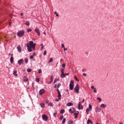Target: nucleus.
<instances>
[{"instance_id": "2f4dec72", "label": "nucleus", "mask_w": 124, "mask_h": 124, "mask_svg": "<svg viewBox=\"0 0 124 124\" xmlns=\"http://www.w3.org/2000/svg\"><path fill=\"white\" fill-rule=\"evenodd\" d=\"M74 78L75 80H76L77 81H79V79H78V78H77V77H76V76H75Z\"/></svg>"}, {"instance_id": "e433bc0d", "label": "nucleus", "mask_w": 124, "mask_h": 124, "mask_svg": "<svg viewBox=\"0 0 124 124\" xmlns=\"http://www.w3.org/2000/svg\"><path fill=\"white\" fill-rule=\"evenodd\" d=\"M62 84H61V83H58V85H57V89H59V88H60L61 87Z\"/></svg>"}, {"instance_id": "603ef678", "label": "nucleus", "mask_w": 124, "mask_h": 124, "mask_svg": "<svg viewBox=\"0 0 124 124\" xmlns=\"http://www.w3.org/2000/svg\"><path fill=\"white\" fill-rule=\"evenodd\" d=\"M62 119H63V116H62L60 117V120L62 121Z\"/></svg>"}, {"instance_id": "3c124183", "label": "nucleus", "mask_w": 124, "mask_h": 124, "mask_svg": "<svg viewBox=\"0 0 124 124\" xmlns=\"http://www.w3.org/2000/svg\"><path fill=\"white\" fill-rule=\"evenodd\" d=\"M62 48H64V45L63 44H62Z\"/></svg>"}, {"instance_id": "680f3d73", "label": "nucleus", "mask_w": 124, "mask_h": 124, "mask_svg": "<svg viewBox=\"0 0 124 124\" xmlns=\"http://www.w3.org/2000/svg\"><path fill=\"white\" fill-rule=\"evenodd\" d=\"M84 101H85V99L83 98V100H82V103H84Z\"/></svg>"}, {"instance_id": "a878e982", "label": "nucleus", "mask_w": 124, "mask_h": 124, "mask_svg": "<svg viewBox=\"0 0 124 124\" xmlns=\"http://www.w3.org/2000/svg\"><path fill=\"white\" fill-rule=\"evenodd\" d=\"M61 96H62L61 93H58V99L60 100H61Z\"/></svg>"}, {"instance_id": "6e6d98bb", "label": "nucleus", "mask_w": 124, "mask_h": 124, "mask_svg": "<svg viewBox=\"0 0 124 124\" xmlns=\"http://www.w3.org/2000/svg\"><path fill=\"white\" fill-rule=\"evenodd\" d=\"M46 104H48V103H49V100H46Z\"/></svg>"}, {"instance_id": "13d9d810", "label": "nucleus", "mask_w": 124, "mask_h": 124, "mask_svg": "<svg viewBox=\"0 0 124 124\" xmlns=\"http://www.w3.org/2000/svg\"><path fill=\"white\" fill-rule=\"evenodd\" d=\"M65 76H68V75H69V73H66V74H65Z\"/></svg>"}, {"instance_id": "c03bdc74", "label": "nucleus", "mask_w": 124, "mask_h": 124, "mask_svg": "<svg viewBox=\"0 0 124 124\" xmlns=\"http://www.w3.org/2000/svg\"><path fill=\"white\" fill-rule=\"evenodd\" d=\"M35 81H36V82H38H38H39V78H36V79H35Z\"/></svg>"}, {"instance_id": "49530a36", "label": "nucleus", "mask_w": 124, "mask_h": 124, "mask_svg": "<svg viewBox=\"0 0 124 124\" xmlns=\"http://www.w3.org/2000/svg\"><path fill=\"white\" fill-rule=\"evenodd\" d=\"M93 92H94V93H96V92H97V91H96V88H95L93 89Z\"/></svg>"}, {"instance_id": "338daca9", "label": "nucleus", "mask_w": 124, "mask_h": 124, "mask_svg": "<svg viewBox=\"0 0 124 124\" xmlns=\"http://www.w3.org/2000/svg\"><path fill=\"white\" fill-rule=\"evenodd\" d=\"M40 45H41V46L42 47H43V44H41Z\"/></svg>"}, {"instance_id": "f03ea898", "label": "nucleus", "mask_w": 124, "mask_h": 124, "mask_svg": "<svg viewBox=\"0 0 124 124\" xmlns=\"http://www.w3.org/2000/svg\"><path fill=\"white\" fill-rule=\"evenodd\" d=\"M17 34L19 37H23L24 34H25V31L24 30L20 31L17 33Z\"/></svg>"}, {"instance_id": "412c9836", "label": "nucleus", "mask_w": 124, "mask_h": 124, "mask_svg": "<svg viewBox=\"0 0 124 124\" xmlns=\"http://www.w3.org/2000/svg\"><path fill=\"white\" fill-rule=\"evenodd\" d=\"M25 25H26V26H30V21H26L25 23Z\"/></svg>"}, {"instance_id": "a19ab883", "label": "nucleus", "mask_w": 124, "mask_h": 124, "mask_svg": "<svg viewBox=\"0 0 124 124\" xmlns=\"http://www.w3.org/2000/svg\"><path fill=\"white\" fill-rule=\"evenodd\" d=\"M68 124H73V121H69Z\"/></svg>"}, {"instance_id": "f3484780", "label": "nucleus", "mask_w": 124, "mask_h": 124, "mask_svg": "<svg viewBox=\"0 0 124 124\" xmlns=\"http://www.w3.org/2000/svg\"><path fill=\"white\" fill-rule=\"evenodd\" d=\"M65 76V74L64 73H62V74L61 75V78H64V77Z\"/></svg>"}, {"instance_id": "e2e57ef3", "label": "nucleus", "mask_w": 124, "mask_h": 124, "mask_svg": "<svg viewBox=\"0 0 124 124\" xmlns=\"http://www.w3.org/2000/svg\"><path fill=\"white\" fill-rule=\"evenodd\" d=\"M82 72H84V71H86V70H85V69H83L82 70Z\"/></svg>"}, {"instance_id": "37998d69", "label": "nucleus", "mask_w": 124, "mask_h": 124, "mask_svg": "<svg viewBox=\"0 0 124 124\" xmlns=\"http://www.w3.org/2000/svg\"><path fill=\"white\" fill-rule=\"evenodd\" d=\"M56 116H57V112H55V113H53V116L55 118H56Z\"/></svg>"}, {"instance_id": "4d7b16f0", "label": "nucleus", "mask_w": 124, "mask_h": 124, "mask_svg": "<svg viewBox=\"0 0 124 124\" xmlns=\"http://www.w3.org/2000/svg\"><path fill=\"white\" fill-rule=\"evenodd\" d=\"M83 76L86 77L87 76V74L86 73H83Z\"/></svg>"}, {"instance_id": "f8f14e48", "label": "nucleus", "mask_w": 124, "mask_h": 124, "mask_svg": "<svg viewBox=\"0 0 124 124\" xmlns=\"http://www.w3.org/2000/svg\"><path fill=\"white\" fill-rule=\"evenodd\" d=\"M17 49L18 52H19V53H21V52H22V48H21V46H17Z\"/></svg>"}, {"instance_id": "5701e85b", "label": "nucleus", "mask_w": 124, "mask_h": 124, "mask_svg": "<svg viewBox=\"0 0 124 124\" xmlns=\"http://www.w3.org/2000/svg\"><path fill=\"white\" fill-rule=\"evenodd\" d=\"M89 109H90V111H92V108H93V107L92 106V105H91V104H89Z\"/></svg>"}, {"instance_id": "473e14b6", "label": "nucleus", "mask_w": 124, "mask_h": 124, "mask_svg": "<svg viewBox=\"0 0 124 124\" xmlns=\"http://www.w3.org/2000/svg\"><path fill=\"white\" fill-rule=\"evenodd\" d=\"M97 100H99V102H101V98L98 97L97 98Z\"/></svg>"}, {"instance_id": "0eeeda50", "label": "nucleus", "mask_w": 124, "mask_h": 124, "mask_svg": "<svg viewBox=\"0 0 124 124\" xmlns=\"http://www.w3.org/2000/svg\"><path fill=\"white\" fill-rule=\"evenodd\" d=\"M35 31L38 34V35H40V31H39V29L38 28H36L35 29Z\"/></svg>"}, {"instance_id": "de8ad7c7", "label": "nucleus", "mask_w": 124, "mask_h": 124, "mask_svg": "<svg viewBox=\"0 0 124 124\" xmlns=\"http://www.w3.org/2000/svg\"><path fill=\"white\" fill-rule=\"evenodd\" d=\"M57 92L58 93H61V92H60V90H59V89H57Z\"/></svg>"}, {"instance_id": "ea45409f", "label": "nucleus", "mask_w": 124, "mask_h": 124, "mask_svg": "<svg viewBox=\"0 0 124 124\" xmlns=\"http://www.w3.org/2000/svg\"><path fill=\"white\" fill-rule=\"evenodd\" d=\"M31 31V29H29L27 30V32H30Z\"/></svg>"}, {"instance_id": "4468645a", "label": "nucleus", "mask_w": 124, "mask_h": 124, "mask_svg": "<svg viewBox=\"0 0 124 124\" xmlns=\"http://www.w3.org/2000/svg\"><path fill=\"white\" fill-rule=\"evenodd\" d=\"M14 61V58H13V57H11L10 58V62H11V63H13Z\"/></svg>"}, {"instance_id": "9d476101", "label": "nucleus", "mask_w": 124, "mask_h": 124, "mask_svg": "<svg viewBox=\"0 0 124 124\" xmlns=\"http://www.w3.org/2000/svg\"><path fill=\"white\" fill-rule=\"evenodd\" d=\"M78 115H79V111H77L76 113H74L75 119H77V117H78Z\"/></svg>"}, {"instance_id": "2eb2a0df", "label": "nucleus", "mask_w": 124, "mask_h": 124, "mask_svg": "<svg viewBox=\"0 0 124 124\" xmlns=\"http://www.w3.org/2000/svg\"><path fill=\"white\" fill-rule=\"evenodd\" d=\"M67 106H73V103L69 102L67 104Z\"/></svg>"}, {"instance_id": "8fccbe9b", "label": "nucleus", "mask_w": 124, "mask_h": 124, "mask_svg": "<svg viewBox=\"0 0 124 124\" xmlns=\"http://www.w3.org/2000/svg\"><path fill=\"white\" fill-rule=\"evenodd\" d=\"M95 88H94V86H91V89H92V90H93L94 89H95Z\"/></svg>"}, {"instance_id": "c9c22d12", "label": "nucleus", "mask_w": 124, "mask_h": 124, "mask_svg": "<svg viewBox=\"0 0 124 124\" xmlns=\"http://www.w3.org/2000/svg\"><path fill=\"white\" fill-rule=\"evenodd\" d=\"M48 106H51V107H53V103H49L48 104Z\"/></svg>"}, {"instance_id": "1a4fd4ad", "label": "nucleus", "mask_w": 124, "mask_h": 124, "mask_svg": "<svg viewBox=\"0 0 124 124\" xmlns=\"http://www.w3.org/2000/svg\"><path fill=\"white\" fill-rule=\"evenodd\" d=\"M100 111H101V108H100L97 107L96 108V109H95V112L96 113H99V112H100Z\"/></svg>"}, {"instance_id": "c85d7f7f", "label": "nucleus", "mask_w": 124, "mask_h": 124, "mask_svg": "<svg viewBox=\"0 0 124 124\" xmlns=\"http://www.w3.org/2000/svg\"><path fill=\"white\" fill-rule=\"evenodd\" d=\"M73 111L71 112V114H73V113H74L75 112H76V109H75V108H73Z\"/></svg>"}, {"instance_id": "dca6fc26", "label": "nucleus", "mask_w": 124, "mask_h": 124, "mask_svg": "<svg viewBox=\"0 0 124 124\" xmlns=\"http://www.w3.org/2000/svg\"><path fill=\"white\" fill-rule=\"evenodd\" d=\"M13 74L15 75V76H18V74H17V71L16 70L14 71Z\"/></svg>"}, {"instance_id": "6ab92c4d", "label": "nucleus", "mask_w": 124, "mask_h": 124, "mask_svg": "<svg viewBox=\"0 0 124 124\" xmlns=\"http://www.w3.org/2000/svg\"><path fill=\"white\" fill-rule=\"evenodd\" d=\"M23 81H25V82H28V81H29V79L27 78L26 77H24Z\"/></svg>"}, {"instance_id": "4be33fe9", "label": "nucleus", "mask_w": 124, "mask_h": 124, "mask_svg": "<svg viewBox=\"0 0 124 124\" xmlns=\"http://www.w3.org/2000/svg\"><path fill=\"white\" fill-rule=\"evenodd\" d=\"M40 105L42 108H44V107H45V104L44 103H41Z\"/></svg>"}, {"instance_id": "7ed1b4c3", "label": "nucleus", "mask_w": 124, "mask_h": 124, "mask_svg": "<svg viewBox=\"0 0 124 124\" xmlns=\"http://www.w3.org/2000/svg\"><path fill=\"white\" fill-rule=\"evenodd\" d=\"M69 88L70 90L72 91L73 89H74V80H71L70 81V84H69Z\"/></svg>"}, {"instance_id": "a18cd8bd", "label": "nucleus", "mask_w": 124, "mask_h": 124, "mask_svg": "<svg viewBox=\"0 0 124 124\" xmlns=\"http://www.w3.org/2000/svg\"><path fill=\"white\" fill-rule=\"evenodd\" d=\"M42 70L39 69L38 71V73H42Z\"/></svg>"}, {"instance_id": "72a5a7b5", "label": "nucleus", "mask_w": 124, "mask_h": 124, "mask_svg": "<svg viewBox=\"0 0 124 124\" xmlns=\"http://www.w3.org/2000/svg\"><path fill=\"white\" fill-rule=\"evenodd\" d=\"M59 79H54V82H53V84H55V83H57V82H58Z\"/></svg>"}, {"instance_id": "a211bd4d", "label": "nucleus", "mask_w": 124, "mask_h": 124, "mask_svg": "<svg viewBox=\"0 0 124 124\" xmlns=\"http://www.w3.org/2000/svg\"><path fill=\"white\" fill-rule=\"evenodd\" d=\"M100 107H102V108H106V105H104V104H102L100 105Z\"/></svg>"}, {"instance_id": "bf43d9fd", "label": "nucleus", "mask_w": 124, "mask_h": 124, "mask_svg": "<svg viewBox=\"0 0 124 124\" xmlns=\"http://www.w3.org/2000/svg\"><path fill=\"white\" fill-rule=\"evenodd\" d=\"M69 112H72V109L71 108H70L69 110Z\"/></svg>"}, {"instance_id": "ddd939ff", "label": "nucleus", "mask_w": 124, "mask_h": 124, "mask_svg": "<svg viewBox=\"0 0 124 124\" xmlns=\"http://www.w3.org/2000/svg\"><path fill=\"white\" fill-rule=\"evenodd\" d=\"M50 80H50V81L49 82V84H51L53 82V81H54V76H51Z\"/></svg>"}, {"instance_id": "774afa93", "label": "nucleus", "mask_w": 124, "mask_h": 124, "mask_svg": "<svg viewBox=\"0 0 124 124\" xmlns=\"http://www.w3.org/2000/svg\"><path fill=\"white\" fill-rule=\"evenodd\" d=\"M119 124H124L123 123H120Z\"/></svg>"}, {"instance_id": "aec40b11", "label": "nucleus", "mask_w": 124, "mask_h": 124, "mask_svg": "<svg viewBox=\"0 0 124 124\" xmlns=\"http://www.w3.org/2000/svg\"><path fill=\"white\" fill-rule=\"evenodd\" d=\"M87 124H93V122L90 119L87 121Z\"/></svg>"}, {"instance_id": "bb28decb", "label": "nucleus", "mask_w": 124, "mask_h": 124, "mask_svg": "<svg viewBox=\"0 0 124 124\" xmlns=\"http://www.w3.org/2000/svg\"><path fill=\"white\" fill-rule=\"evenodd\" d=\"M53 62V58H50L49 61L48 62V63H50V62Z\"/></svg>"}, {"instance_id": "4c0bfd02", "label": "nucleus", "mask_w": 124, "mask_h": 124, "mask_svg": "<svg viewBox=\"0 0 124 124\" xmlns=\"http://www.w3.org/2000/svg\"><path fill=\"white\" fill-rule=\"evenodd\" d=\"M27 71H28V72H29V73H30V72H31V69H28Z\"/></svg>"}, {"instance_id": "864d4df0", "label": "nucleus", "mask_w": 124, "mask_h": 124, "mask_svg": "<svg viewBox=\"0 0 124 124\" xmlns=\"http://www.w3.org/2000/svg\"><path fill=\"white\" fill-rule=\"evenodd\" d=\"M54 88H58V86H57V84L54 85Z\"/></svg>"}, {"instance_id": "6e6552de", "label": "nucleus", "mask_w": 124, "mask_h": 124, "mask_svg": "<svg viewBox=\"0 0 124 124\" xmlns=\"http://www.w3.org/2000/svg\"><path fill=\"white\" fill-rule=\"evenodd\" d=\"M78 107L79 110H81V109H83V106L81 105V102H79Z\"/></svg>"}, {"instance_id": "c756f323", "label": "nucleus", "mask_w": 124, "mask_h": 124, "mask_svg": "<svg viewBox=\"0 0 124 124\" xmlns=\"http://www.w3.org/2000/svg\"><path fill=\"white\" fill-rule=\"evenodd\" d=\"M89 112H90V109H89V108H87L86 109V113H87V114H88Z\"/></svg>"}, {"instance_id": "7c9ffc66", "label": "nucleus", "mask_w": 124, "mask_h": 124, "mask_svg": "<svg viewBox=\"0 0 124 124\" xmlns=\"http://www.w3.org/2000/svg\"><path fill=\"white\" fill-rule=\"evenodd\" d=\"M61 114H63L64 113V110L63 109H61L60 111Z\"/></svg>"}, {"instance_id": "09e8293b", "label": "nucleus", "mask_w": 124, "mask_h": 124, "mask_svg": "<svg viewBox=\"0 0 124 124\" xmlns=\"http://www.w3.org/2000/svg\"><path fill=\"white\" fill-rule=\"evenodd\" d=\"M30 59L31 60H32L33 59V56L31 55V57H30Z\"/></svg>"}, {"instance_id": "052dcab7", "label": "nucleus", "mask_w": 124, "mask_h": 124, "mask_svg": "<svg viewBox=\"0 0 124 124\" xmlns=\"http://www.w3.org/2000/svg\"><path fill=\"white\" fill-rule=\"evenodd\" d=\"M32 56H33V57H34V56H35V53H33V55H32Z\"/></svg>"}, {"instance_id": "0e129e2a", "label": "nucleus", "mask_w": 124, "mask_h": 124, "mask_svg": "<svg viewBox=\"0 0 124 124\" xmlns=\"http://www.w3.org/2000/svg\"><path fill=\"white\" fill-rule=\"evenodd\" d=\"M55 101H56V102H58V101H59V100H58V99H56Z\"/></svg>"}, {"instance_id": "79ce46f5", "label": "nucleus", "mask_w": 124, "mask_h": 124, "mask_svg": "<svg viewBox=\"0 0 124 124\" xmlns=\"http://www.w3.org/2000/svg\"><path fill=\"white\" fill-rule=\"evenodd\" d=\"M62 67H63V68H65V64L63 63V64H62Z\"/></svg>"}, {"instance_id": "58836bf2", "label": "nucleus", "mask_w": 124, "mask_h": 124, "mask_svg": "<svg viewBox=\"0 0 124 124\" xmlns=\"http://www.w3.org/2000/svg\"><path fill=\"white\" fill-rule=\"evenodd\" d=\"M54 14L56 15V16H57V17H59V14H57V11H55V12H54Z\"/></svg>"}, {"instance_id": "39448f33", "label": "nucleus", "mask_w": 124, "mask_h": 124, "mask_svg": "<svg viewBox=\"0 0 124 124\" xmlns=\"http://www.w3.org/2000/svg\"><path fill=\"white\" fill-rule=\"evenodd\" d=\"M42 119L44 121H46L48 120V117L46 115L44 114L42 115Z\"/></svg>"}, {"instance_id": "9b49d317", "label": "nucleus", "mask_w": 124, "mask_h": 124, "mask_svg": "<svg viewBox=\"0 0 124 124\" xmlns=\"http://www.w3.org/2000/svg\"><path fill=\"white\" fill-rule=\"evenodd\" d=\"M45 93V90L44 89H42L39 91V94L41 95V94H43Z\"/></svg>"}, {"instance_id": "5fc2aeb1", "label": "nucleus", "mask_w": 124, "mask_h": 124, "mask_svg": "<svg viewBox=\"0 0 124 124\" xmlns=\"http://www.w3.org/2000/svg\"><path fill=\"white\" fill-rule=\"evenodd\" d=\"M64 51H67V48L64 47Z\"/></svg>"}, {"instance_id": "f257e3e1", "label": "nucleus", "mask_w": 124, "mask_h": 124, "mask_svg": "<svg viewBox=\"0 0 124 124\" xmlns=\"http://www.w3.org/2000/svg\"><path fill=\"white\" fill-rule=\"evenodd\" d=\"M35 45H36V44H34L33 41H31L29 42V43L27 45L28 52H32V49L35 50Z\"/></svg>"}, {"instance_id": "423d86ee", "label": "nucleus", "mask_w": 124, "mask_h": 124, "mask_svg": "<svg viewBox=\"0 0 124 124\" xmlns=\"http://www.w3.org/2000/svg\"><path fill=\"white\" fill-rule=\"evenodd\" d=\"M17 62L19 65H21V64H23V63H24V60L23 59H20Z\"/></svg>"}, {"instance_id": "393cba45", "label": "nucleus", "mask_w": 124, "mask_h": 124, "mask_svg": "<svg viewBox=\"0 0 124 124\" xmlns=\"http://www.w3.org/2000/svg\"><path fill=\"white\" fill-rule=\"evenodd\" d=\"M64 69H65L64 68H62L61 69V73H64L63 71H64Z\"/></svg>"}, {"instance_id": "b1692460", "label": "nucleus", "mask_w": 124, "mask_h": 124, "mask_svg": "<svg viewBox=\"0 0 124 124\" xmlns=\"http://www.w3.org/2000/svg\"><path fill=\"white\" fill-rule=\"evenodd\" d=\"M24 61H25V62L26 63H28V62H29V60L28 59V58H25Z\"/></svg>"}, {"instance_id": "f704fd0d", "label": "nucleus", "mask_w": 124, "mask_h": 124, "mask_svg": "<svg viewBox=\"0 0 124 124\" xmlns=\"http://www.w3.org/2000/svg\"><path fill=\"white\" fill-rule=\"evenodd\" d=\"M47 55V51L45 50L44 52V55L46 56Z\"/></svg>"}, {"instance_id": "20e7f679", "label": "nucleus", "mask_w": 124, "mask_h": 124, "mask_svg": "<svg viewBox=\"0 0 124 124\" xmlns=\"http://www.w3.org/2000/svg\"><path fill=\"white\" fill-rule=\"evenodd\" d=\"M79 88H80V87L79 86V84H77L76 85V86L75 87V88L74 89L75 93H79Z\"/></svg>"}, {"instance_id": "cd10ccee", "label": "nucleus", "mask_w": 124, "mask_h": 124, "mask_svg": "<svg viewBox=\"0 0 124 124\" xmlns=\"http://www.w3.org/2000/svg\"><path fill=\"white\" fill-rule=\"evenodd\" d=\"M65 121H66V119L65 118H63V120H62V124H65Z\"/></svg>"}, {"instance_id": "69168bd1", "label": "nucleus", "mask_w": 124, "mask_h": 124, "mask_svg": "<svg viewBox=\"0 0 124 124\" xmlns=\"http://www.w3.org/2000/svg\"><path fill=\"white\" fill-rule=\"evenodd\" d=\"M41 50H43V46H41Z\"/></svg>"}]
</instances>
